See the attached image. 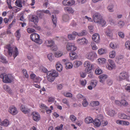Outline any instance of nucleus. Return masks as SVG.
<instances>
[{"label": "nucleus", "instance_id": "nucleus-1", "mask_svg": "<svg viewBox=\"0 0 130 130\" xmlns=\"http://www.w3.org/2000/svg\"><path fill=\"white\" fill-rule=\"evenodd\" d=\"M92 18L94 22L98 24L104 26L106 24V22L102 17V15L98 12L94 13L92 16Z\"/></svg>", "mask_w": 130, "mask_h": 130}, {"label": "nucleus", "instance_id": "nucleus-2", "mask_svg": "<svg viewBox=\"0 0 130 130\" xmlns=\"http://www.w3.org/2000/svg\"><path fill=\"white\" fill-rule=\"evenodd\" d=\"M58 76V72L56 70H52L47 72V78L48 81L52 82L54 80L56 77Z\"/></svg>", "mask_w": 130, "mask_h": 130}, {"label": "nucleus", "instance_id": "nucleus-3", "mask_svg": "<svg viewBox=\"0 0 130 130\" xmlns=\"http://www.w3.org/2000/svg\"><path fill=\"white\" fill-rule=\"evenodd\" d=\"M94 63H91L89 61H86L84 63V67L85 68V71L87 73H90L94 68Z\"/></svg>", "mask_w": 130, "mask_h": 130}, {"label": "nucleus", "instance_id": "nucleus-4", "mask_svg": "<svg viewBox=\"0 0 130 130\" xmlns=\"http://www.w3.org/2000/svg\"><path fill=\"white\" fill-rule=\"evenodd\" d=\"M0 77L3 79L4 82L6 83H11L13 79V76L10 74L6 75L5 73L2 74L0 75Z\"/></svg>", "mask_w": 130, "mask_h": 130}, {"label": "nucleus", "instance_id": "nucleus-5", "mask_svg": "<svg viewBox=\"0 0 130 130\" xmlns=\"http://www.w3.org/2000/svg\"><path fill=\"white\" fill-rule=\"evenodd\" d=\"M30 38L32 41L39 44H41L42 43V39H40V36L38 34L34 33L30 35Z\"/></svg>", "mask_w": 130, "mask_h": 130}, {"label": "nucleus", "instance_id": "nucleus-6", "mask_svg": "<svg viewBox=\"0 0 130 130\" xmlns=\"http://www.w3.org/2000/svg\"><path fill=\"white\" fill-rule=\"evenodd\" d=\"M106 68L110 70L115 69L116 68V65L115 62L112 60L109 59L106 65Z\"/></svg>", "mask_w": 130, "mask_h": 130}, {"label": "nucleus", "instance_id": "nucleus-7", "mask_svg": "<svg viewBox=\"0 0 130 130\" xmlns=\"http://www.w3.org/2000/svg\"><path fill=\"white\" fill-rule=\"evenodd\" d=\"M8 54L10 56H11L13 54V56L14 58H15L18 54V49L17 48H13L9 46L8 47Z\"/></svg>", "mask_w": 130, "mask_h": 130}, {"label": "nucleus", "instance_id": "nucleus-8", "mask_svg": "<svg viewBox=\"0 0 130 130\" xmlns=\"http://www.w3.org/2000/svg\"><path fill=\"white\" fill-rule=\"evenodd\" d=\"M129 77L128 73L125 71H123L121 73L117 78V80L119 81L127 79Z\"/></svg>", "mask_w": 130, "mask_h": 130}, {"label": "nucleus", "instance_id": "nucleus-9", "mask_svg": "<svg viewBox=\"0 0 130 130\" xmlns=\"http://www.w3.org/2000/svg\"><path fill=\"white\" fill-rule=\"evenodd\" d=\"M66 49L69 52L74 51L77 49V47L74 43L68 42L66 45Z\"/></svg>", "mask_w": 130, "mask_h": 130}, {"label": "nucleus", "instance_id": "nucleus-10", "mask_svg": "<svg viewBox=\"0 0 130 130\" xmlns=\"http://www.w3.org/2000/svg\"><path fill=\"white\" fill-rule=\"evenodd\" d=\"M97 56V55L95 53L93 52H90L87 53L86 56L88 59L93 61Z\"/></svg>", "mask_w": 130, "mask_h": 130}, {"label": "nucleus", "instance_id": "nucleus-11", "mask_svg": "<svg viewBox=\"0 0 130 130\" xmlns=\"http://www.w3.org/2000/svg\"><path fill=\"white\" fill-rule=\"evenodd\" d=\"M31 115L33 119L35 121L38 122L40 119V115L38 112H33L31 113Z\"/></svg>", "mask_w": 130, "mask_h": 130}, {"label": "nucleus", "instance_id": "nucleus-12", "mask_svg": "<svg viewBox=\"0 0 130 130\" xmlns=\"http://www.w3.org/2000/svg\"><path fill=\"white\" fill-rule=\"evenodd\" d=\"M98 118H99L95 119L93 122L94 125L97 127H99L100 126L102 120L103 118V117L102 115H100Z\"/></svg>", "mask_w": 130, "mask_h": 130}, {"label": "nucleus", "instance_id": "nucleus-13", "mask_svg": "<svg viewBox=\"0 0 130 130\" xmlns=\"http://www.w3.org/2000/svg\"><path fill=\"white\" fill-rule=\"evenodd\" d=\"M77 43L80 45H84L88 44V40L85 38H79L77 40Z\"/></svg>", "mask_w": 130, "mask_h": 130}, {"label": "nucleus", "instance_id": "nucleus-14", "mask_svg": "<svg viewBox=\"0 0 130 130\" xmlns=\"http://www.w3.org/2000/svg\"><path fill=\"white\" fill-rule=\"evenodd\" d=\"M9 111L11 114L14 115L18 112V111L16 108L14 106H10L9 108Z\"/></svg>", "mask_w": 130, "mask_h": 130}, {"label": "nucleus", "instance_id": "nucleus-15", "mask_svg": "<svg viewBox=\"0 0 130 130\" xmlns=\"http://www.w3.org/2000/svg\"><path fill=\"white\" fill-rule=\"evenodd\" d=\"M92 38L93 40L97 43H98L100 42V36L98 34H94L92 36Z\"/></svg>", "mask_w": 130, "mask_h": 130}, {"label": "nucleus", "instance_id": "nucleus-16", "mask_svg": "<svg viewBox=\"0 0 130 130\" xmlns=\"http://www.w3.org/2000/svg\"><path fill=\"white\" fill-rule=\"evenodd\" d=\"M107 78V75L105 74H101L99 76V82L102 83H103L105 79Z\"/></svg>", "mask_w": 130, "mask_h": 130}, {"label": "nucleus", "instance_id": "nucleus-17", "mask_svg": "<svg viewBox=\"0 0 130 130\" xmlns=\"http://www.w3.org/2000/svg\"><path fill=\"white\" fill-rule=\"evenodd\" d=\"M20 108L21 111L24 113H28L30 111L29 109L26 106L24 105H22L21 106Z\"/></svg>", "mask_w": 130, "mask_h": 130}, {"label": "nucleus", "instance_id": "nucleus-18", "mask_svg": "<svg viewBox=\"0 0 130 130\" xmlns=\"http://www.w3.org/2000/svg\"><path fill=\"white\" fill-rule=\"evenodd\" d=\"M124 56L122 55H119L117 58V61L118 63L121 64L123 62Z\"/></svg>", "mask_w": 130, "mask_h": 130}, {"label": "nucleus", "instance_id": "nucleus-19", "mask_svg": "<svg viewBox=\"0 0 130 130\" xmlns=\"http://www.w3.org/2000/svg\"><path fill=\"white\" fill-rule=\"evenodd\" d=\"M70 58L71 60H73L77 59L78 57L77 53L74 52H72L70 53Z\"/></svg>", "mask_w": 130, "mask_h": 130}, {"label": "nucleus", "instance_id": "nucleus-20", "mask_svg": "<svg viewBox=\"0 0 130 130\" xmlns=\"http://www.w3.org/2000/svg\"><path fill=\"white\" fill-rule=\"evenodd\" d=\"M45 44L48 47H52L54 45V42L52 40H47L45 42Z\"/></svg>", "mask_w": 130, "mask_h": 130}, {"label": "nucleus", "instance_id": "nucleus-21", "mask_svg": "<svg viewBox=\"0 0 130 130\" xmlns=\"http://www.w3.org/2000/svg\"><path fill=\"white\" fill-rule=\"evenodd\" d=\"M112 32V30L111 29H107L105 31V34L107 36L109 37H111L113 35Z\"/></svg>", "mask_w": 130, "mask_h": 130}, {"label": "nucleus", "instance_id": "nucleus-22", "mask_svg": "<svg viewBox=\"0 0 130 130\" xmlns=\"http://www.w3.org/2000/svg\"><path fill=\"white\" fill-rule=\"evenodd\" d=\"M39 21V19L37 16L33 15L32 16L31 19V21L34 22L35 24L37 23Z\"/></svg>", "mask_w": 130, "mask_h": 130}, {"label": "nucleus", "instance_id": "nucleus-23", "mask_svg": "<svg viewBox=\"0 0 130 130\" xmlns=\"http://www.w3.org/2000/svg\"><path fill=\"white\" fill-rule=\"evenodd\" d=\"M57 70L58 71L60 72L62 69V65L59 62H58L56 65Z\"/></svg>", "mask_w": 130, "mask_h": 130}, {"label": "nucleus", "instance_id": "nucleus-24", "mask_svg": "<svg viewBox=\"0 0 130 130\" xmlns=\"http://www.w3.org/2000/svg\"><path fill=\"white\" fill-rule=\"evenodd\" d=\"M85 121L86 123L89 124L93 122V120L91 117H88L85 118Z\"/></svg>", "mask_w": 130, "mask_h": 130}, {"label": "nucleus", "instance_id": "nucleus-25", "mask_svg": "<svg viewBox=\"0 0 130 130\" xmlns=\"http://www.w3.org/2000/svg\"><path fill=\"white\" fill-rule=\"evenodd\" d=\"M82 64V62L80 60H76L74 62L73 65L75 68H78Z\"/></svg>", "mask_w": 130, "mask_h": 130}, {"label": "nucleus", "instance_id": "nucleus-26", "mask_svg": "<svg viewBox=\"0 0 130 130\" xmlns=\"http://www.w3.org/2000/svg\"><path fill=\"white\" fill-rule=\"evenodd\" d=\"M55 57L57 58L61 57L63 55V53L62 51H59L55 52L54 53Z\"/></svg>", "mask_w": 130, "mask_h": 130}, {"label": "nucleus", "instance_id": "nucleus-27", "mask_svg": "<svg viewBox=\"0 0 130 130\" xmlns=\"http://www.w3.org/2000/svg\"><path fill=\"white\" fill-rule=\"evenodd\" d=\"M64 9L66 12L70 13H73L74 12L72 8L70 7H66L64 8Z\"/></svg>", "mask_w": 130, "mask_h": 130}, {"label": "nucleus", "instance_id": "nucleus-28", "mask_svg": "<svg viewBox=\"0 0 130 130\" xmlns=\"http://www.w3.org/2000/svg\"><path fill=\"white\" fill-rule=\"evenodd\" d=\"M39 107L41 112L43 113L45 112V110L47 108V107L45 105L42 103L40 104L39 105Z\"/></svg>", "mask_w": 130, "mask_h": 130}, {"label": "nucleus", "instance_id": "nucleus-29", "mask_svg": "<svg viewBox=\"0 0 130 130\" xmlns=\"http://www.w3.org/2000/svg\"><path fill=\"white\" fill-rule=\"evenodd\" d=\"M109 46L111 48L113 49H115L119 47L118 45L114 42H111Z\"/></svg>", "mask_w": 130, "mask_h": 130}, {"label": "nucleus", "instance_id": "nucleus-30", "mask_svg": "<svg viewBox=\"0 0 130 130\" xmlns=\"http://www.w3.org/2000/svg\"><path fill=\"white\" fill-rule=\"evenodd\" d=\"M107 114L110 116H113L115 114V111L112 110L107 109L106 110Z\"/></svg>", "mask_w": 130, "mask_h": 130}, {"label": "nucleus", "instance_id": "nucleus-31", "mask_svg": "<svg viewBox=\"0 0 130 130\" xmlns=\"http://www.w3.org/2000/svg\"><path fill=\"white\" fill-rule=\"evenodd\" d=\"M36 14L38 15L40 18L42 19L44 14L42 10H38L36 12Z\"/></svg>", "mask_w": 130, "mask_h": 130}, {"label": "nucleus", "instance_id": "nucleus-32", "mask_svg": "<svg viewBox=\"0 0 130 130\" xmlns=\"http://www.w3.org/2000/svg\"><path fill=\"white\" fill-rule=\"evenodd\" d=\"M106 49L103 48L99 49L98 50V53L100 55L104 54L106 53Z\"/></svg>", "mask_w": 130, "mask_h": 130}, {"label": "nucleus", "instance_id": "nucleus-33", "mask_svg": "<svg viewBox=\"0 0 130 130\" xmlns=\"http://www.w3.org/2000/svg\"><path fill=\"white\" fill-rule=\"evenodd\" d=\"M118 117L122 119H129V117L123 113H120L118 115Z\"/></svg>", "mask_w": 130, "mask_h": 130}, {"label": "nucleus", "instance_id": "nucleus-34", "mask_svg": "<svg viewBox=\"0 0 130 130\" xmlns=\"http://www.w3.org/2000/svg\"><path fill=\"white\" fill-rule=\"evenodd\" d=\"M116 55V51L115 50H113L110 52L109 57L111 58H113L115 57Z\"/></svg>", "mask_w": 130, "mask_h": 130}, {"label": "nucleus", "instance_id": "nucleus-35", "mask_svg": "<svg viewBox=\"0 0 130 130\" xmlns=\"http://www.w3.org/2000/svg\"><path fill=\"white\" fill-rule=\"evenodd\" d=\"M4 89L9 93L11 94L12 93L11 90L10 88L6 85H4L3 86Z\"/></svg>", "mask_w": 130, "mask_h": 130}, {"label": "nucleus", "instance_id": "nucleus-36", "mask_svg": "<svg viewBox=\"0 0 130 130\" xmlns=\"http://www.w3.org/2000/svg\"><path fill=\"white\" fill-rule=\"evenodd\" d=\"M52 19L53 23L54 24V27H55L56 26L57 23L56 18L55 15H52Z\"/></svg>", "mask_w": 130, "mask_h": 130}, {"label": "nucleus", "instance_id": "nucleus-37", "mask_svg": "<svg viewBox=\"0 0 130 130\" xmlns=\"http://www.w3.org/2000/svg\"><path fill=\"white\" fill-rule=\"evenodd\" d=\"M106 59L104 58H100L98 59V62L100 64H103L106 63Z\"/></svg>", "mask_w": 130, "mask_h": 130}, {"label": "nucleus", "instance_id": "nucleus-38", "mask_svg": "<svg viewBox=\"0 0 130 130\" xmlns=\"http://www.w3.org/2000/svg\"><path fill=\"white\" fill-rule=\"evenodd\" d=\"M100 104L99 102L97 101H92L90 103V105L92 107H96Z\"/></svg>", "mask_w": 130, "mask_h": 130}, {"label": "nucleus", "instance_id": "nucleus-39", "mask_svg": "<svg viewBox=\"0 0 130 130\" xmlns=\"http://www.w3.org/2000/svg\"><path fill=\"white\" fill-rule=\"evenodd\" d=\"M91 46L92 49L93 50H96L98 48V46L96 45L95 43L94 42L91 43Z\"/></svg>", "mask_w": 130, "mask_h": 130}, {"label": "nucleus", "instance_id": "nucleus-40", "mask_svg": "<svg viewBox=\"0 0 130 130\" xmlns=\"http://www.w3.org/2000/svg\"><path fill=\"white\" fill-rule=\"evenodd\" d=\"M98 81L96 80H92L90 83L92 87H93V88H95L97 85L98 84Z\"/></svg>", "mask_w": 130, "mask_h": 130}, {"label": "nucleus", "instance_id": "nucleus-41", "mask_svg": "<svg viewBox=\"0 0 130 130\" xmlns=\"http://www.w3.org/2000/svg\"><path fill=\"white\" fill-rule=\"evenodd\" d=\"M22 2L21 0H17L15 2L16 5L20 7H22Z\"/></svg>", "mask_w": 130, "mask_h": 130}, {"label": "nucleus", "instance_id": "nucleus-42", "mask_svg": "<svg viewBox=\"0 0 130 130\" xmlns=\"http://www.w3.org/2000/svg\"><path fill=\"white\" fill-rule=\"evenodd\" d=\"M66 68L67 69H71L73 67V65L72 63L69 62H67V63H66Z\"/></svg>", "mask_w": 130, "mask_h": 130}, {"label": "nucleus", "instance_id": "nucleus-43", "mask_svg": "<svg viewBox=\"0 0 130 130\" xmlns=\"http://www.w3.org/2000/svg\"><path fill=\"white\" fill-rule=\"evenodd\" d=\"M113 8V5L112 4H110L108 6L107 8L109 12H112L114 11Z\"/></svg>", "mask_w": 130, "mask_h": 130}, {"label": "nucleus", "instance_id": "nucleus-44", "mask_svg": "<svg viewBox=\"0 0 130 130\" xmlns=\"http://www.w3.org/2000/svg\"><path fill=\"white\" fill-rule=\"evenodd\" d=\"M47 57L49 60L50 61H52L54 59V56L53 54L52 53H50L47 54Z\"/></svg>", "mask_w": 130, "mask_h": 130}, {"label": "nucleus", "instance_id": "nucleus-45", "mask_svg": "<svg viewBox=\"0 0 130 130\" xmlns=\"http://www.w3.org/2000/svg\"><path fill=\"white\" fill-rule=\"evenodd\" d=\"M95 72L96 75H99L103 73V71L101 69L98 68L95 70Z\"/></svg>", "mask_w": 130, "mask_h": 130}, {"label": "nucleus", "instance_id": "nucleus-46", "mask_svg": "<svg viewBox=\"0 0 130 130\" xmlns=\"http://www.w3.org/2000/svg\"><path fill=\"white\" fill-rule=\"evenodd\" d=\"M69 118L71 121L73 122H75L77 119L76 118L74 115H70Z\"/></svg>", "mask_w": 130, "mask_h": 130}, {"label": "nucleus", "instance_id": "nucleus-47", "mask_svg": "<svg viewBox=\"0 0 130 130\" xmlns=\"http://www.w3.org/2000/svg\"><path fill=\"white\" fill-rule=\"evenodd\" d=\"M69 20V17L67 15H63V20L65 22H67Z\"/></svg>", "mask_w": 130, "mask_h": 130}, {"label": "nucleus", "instance_id": "nucleus-48", "mask_svg": "<svg viewBox=\"0 0 130 130\" xmlns=\"http://www.w3.org/2000/svg\"><path fill=\"white\" fill-rule=\"evenodd\" d=\"M15 34L17 37V40H19L21 36V34L20 32V30H17Z\"/></svg>", "mask_w": 130, "mask_h": 130}, {"label": "nucleus", "instance_id": "nucleus-49", "mask_svg": "<svg viewBox=\"0 0 130 130\" xmlns=\"http://www.w3.org/2000/svg\"><path fill=\"white\" fill-rule=\"evenodd\" d=\"M82 104L83 106L84 107H86L88 105V103L86 98L83 100Z\"/></svg>", "mask_w": 130, "mask_h": 130}, {"label": "nucleus", "instance_id": "nucleus-50", "mask_svg": "<svg viewBox=\"0 0 130 130\" xmlns=\"http://www.w3.org/2000/svg\"><path fill=\"white\" fill-rule=\"evenodd\" d=\"M8 7L9 9H12L14 11H15V12L18 11L19 10V9L16 7H12L11 6V4H10V5H8Z\"/></svg>", "mask_w": 130, "mask_h": 130}, {"label": "nucleus", "instance_id": "nucleus-51", "mask_svg": "<svg viewBox=\"0 0 130 130\" xmlns=\"http://www.w3.org/2000/svg\"><path fill=\"white\" fill-rule=\"evenodd\" d=\"M80 84L84 87H85L87 84V81L85 79L80 81Z\"/></svg>", "mask_w": 130, "mask_h": 130}, {"label": "nucleus", "instance_id": "nucleus-52", "mask_svg": "<svg viewBox=\"0 0 130 130\" xmlns=\"http://www.w3.org/2000/svg\"><path fill=\"white\" fill-rule=\"evenodd\" d=\"M126 47L128 49L130 50V41H128L125 43Z\"/></svg>", "mask_w": 130, "mask_h": 130}, {"label": "nucleus", "instance_id": "nucleus-53", "mask_svg": "<svg viewBox=\"0 0 130 130\" xmlns=\"http://www.w3.org/2000/svg\"><path fill=\"white\" fill-rule=\"evenodd\" d=\"M0 61L4 63L7 62V61L6 59L3 56H0Z\"/></svg>", "mask_w": 130, "mask_h": 130}, {"label": "nucleus", "instance_id": "nucleus-54", "mask_svg": "<svg viewBox=\"0 0 130 130\" xmlns=\"http://www.w3.org/2000/svg\"><path fill=\"white\" fill-rule=\"evenodd\" d=\"M24 77L28 78V75L27 72L25 69H23L22 71Z\"/></svg>", "mask_w": 130, "mask_h": 130}, {"label": "nucleus", "instance_id": "nucleus-55", "mask_svg": "<svg viewBox=\"0 0 130 130\" xmlns=\"http://www.w3.org/2000/svg\"><path fill=\"white\" fill-rule=\"evenodd\" d=\"M68 37L70 40H74L75 38V36H74L72 34L68 35Z\"/></svg>", "mask_w": 130, "mask_h": 130}, {"label": "nucleus", "instance_id": "nucleus-56", "mask_svg": "<svg viewBox=\"0 0 130 130\" xmlns=\"http://www.w3.org/2000/svg\"><path fill=\"white\" fill-rule=\"evenodd\" d=\"M41 80L40 78L36 76L34 79V81L35 83H39Z\"/></svg>", "mask_w": 130, "mask_h": 130}, {"label": "nucleus", "instance_id": "nucleus-57", "mask_svg": "<svg viewBox=\"0 0 130 130\" xmlns=\"http://www.w3.org/2000/svg\"><path fill=\"white\" fill-rule=\"evenodd\" d=\"M118 34L119 36L122 38H123L124 37V34L122 32H119L118 33Z\"/></svg>", "mask_w": 130, "mask_h": 130}, {"label": "nucleus", "instance_id": "nucleus-58", "mask_svg": "<svg viewBox=\"0 0 130 130\" xmlns=\"http://www.w3.org/2000/svg\"><path fill=\"white\" fill-rule=\"evenodd\" d=\"M128 105V103L125 100H122L121 101V105L126 106Z\"/></svg>", "mask_w": 130, "mask_h": 130}, {"label": "nucleus", "instance_id": "nucleus-59", "mask_svg": "<svg viewBox=\"0 0 130 130\" xmlns=\"http://www.w3.org/2000/svg\"><path fill=\"white\" fill-rule=\"evenodd\" d=\"M27 31L28 33H31L34 32L35 30L34 29L31 28H28L27 29Z\"/></svg>", "mask_w": 130, "mask_h": 130}, {"label": "nucleus", "instance_id": "nucleus-60", "mask_svg": "<svg viewBox=\"0 0 130 130\" xmlns=\"http://www.w3.org/2000/svg\"><path fill=\"white\" fill-rule=\"evenodd\" d=\"M124 25V23L122 21H120L118 23V25L120 27H122Z\"/></svg>", "mask_w": 130, "mask_h": 130}, {"label": "nucleus", "instance_id": "nucleus-61", "mask_svg": "<svg viewBox=\"0 0 130 130\" xmlns=\"http://www.w3.org/2000/svg\"><path fill=\"white\" fill-rule=\"evenodd\" d=\"M64 95L67 97L72 98V94L71 93L67 92L64 94Z\"/></svg>", "mask_w": 130, "mask_h": 130}, {"label": "nucleus", "instance_id": "nucleus-62", "mask_svg": "<svg viewBox=\"0 0 130 130\" xmlns=\"http://www.w3.org/2000/svg\"><path fill=\"white\" fill-rule=\"evenodd\" d=\"M86 34V30H84L82 31L81 32L78 33L79 36H82L85 35Z\"/></svg>", "mask_w": 130, "mask_h": 130}, {"label": "nucleus", "instance_id": "nucleus-63", "mask_svg": "<svg viewBox=\"0 0 130 130\" xmlns=\"http://www.w3.org/2000/svg\"><path fill=\"white\" fill-rule=\"evenodd\" d=\"M107 83L108 85L109 86H110L112 84L113 81L111 79H108L107 80Z\"/></svg>", "mask_w": 130, "mask_h": 130}, {"label": "nucleus", "instance_id": "nucleus-64", "mask_svg": "<svg viewBox=\"0 0 130 130\" xmlns=\"http://www.w3.org/2000/svg\"><path fill=\"white\" fill-rule=\"evenodd\" d=\"M126 90L128 92H130V85H127L125 86Z\"/></svg>", "mask_w": 130, "mask_h": 130}]
</instances>
